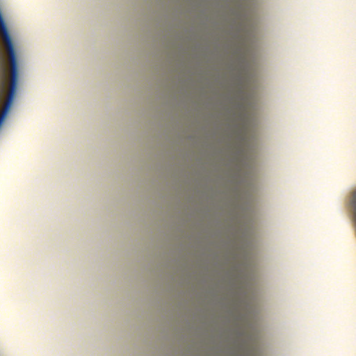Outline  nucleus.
<instances>
[{
	"label": "nucleus",
	"instance_id": "1",
	"mask_svg": "<svg viewBox=\"0 0 356 356\" xmlns=\"http://www.w3.org/2000/svg\"><path fill=\"white\" fill-rule=\"evenodd\" d=\"M0 37L5 46L10 65L8 82V69L0 52V127L2 125L13 102L17 88L18 67L16 52L8 25L0 9Z\"/></svg>",
	"mask_w": 356,
	"mask_h": 356
},
{
	"label": "nucleus",
	"instance_id": "2",
	"mask_svg": "<svg viewBox=\"0 0 356 356\" xmlns=\"http://www.w3.org/2000/svg\"><path fill=\"white\" fill-rule=\"evenodd\" d=\"M351 205L354 209V216L355 218V222H356V189L355 191L353 193V198L351 200Z\"/></svg>",
	"mask_w": 356,
	"mask_h": 356
}]
</instances>
